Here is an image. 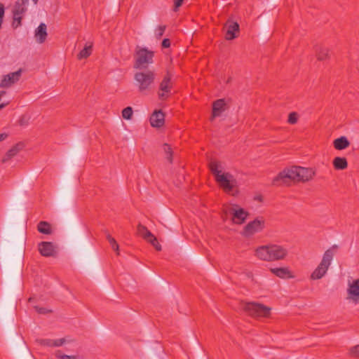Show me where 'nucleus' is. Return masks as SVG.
<instances>
[{
    "label": "nucleus",
    "instance_id": "f257e3e1",
    "mask_svg": "<svg viewBox=\"0 0 359 359\" xmlns=\"http://www.w3.org/2000/svg\"><path fill=\"white\" fill-rule=\"evenodd\" d=\"M316 172L312 168L292 166L284 169L273 180L274 185L286 184L289 182H304L311 180Z\"/></svg>",
    "mask_w": 359,
    "mask_h": 359
},
{
    "label": "nucleus",
    "instance_id": "f03ea898",
    "mask_svg": "<svg viewBox=\"0 0 359 359\" xmlns=\"http://www.w3.org/2000/svg\"><path fill=\"white\" fill-rule=\"evenodd\" d=\"M210 168L219 186L227 193L235 195L236 191L235 189L238 186V182L233 175L226 172L220 163L211 162L210 163Z\"/></svg>",
    "mask_w": 359,
    "mask_h": 359
},
{
    "label": "nucleus",
    "instance_id": "7ed1b4c3",
    "mask_svg": "<svg viewBox=\"0 0 359 359\" xmlns=\"http://www.w3.org/2000/svg\"><path fill=\"white\" fill-rule=\"evenodd\" d=\"M287 253L288 251L285 247L276 244L260 245L255 250V257L265 262L282 260Z\"/></svg>",
    "mask_w": 359,
    "mask_h": 359
},
{
    "label": "nucleus",
    "instance_id": "20e7f679",
    "mask_svg": "<svg viewBox=\"0 0 359 359\" xmlns=\"http://www.w3.org/2000/svg\"><path fill=\"white\" fill-rule=\"evenodd\" d=\"M156 74L153 70H143L137 72L134 74V83L138 92L142 94L149 93L155 82Z\"/></svg>",
    "mask_w": 359,
    "mask_h": 359
},
{
    "label": "nucleus",
    "instance_id": "39448f33",
    "mask_svg": "<svg viewBox=\"0 0 359 359\" xmlns=\"http://www.w3.org/2000/svg\"><path fill=\"white\" fill-rule=\"evenodd\" d=\"M337 248V245H333L325 252L321 262L311 275L312 280H319L326 274L334 257Z\"/></svg>",
    "mask_w": 359,
    "mask_h": 359
},
{
    "label": "nucleus",
    "instance_id": "423d86ee",
    "mask_svg": "<svg viewBox=\"0 0 359 359\" xmlns=\"http://www.w3.org/2000/svg\"><path fill=\"white\" fill-rule=\"evenodd\" d=\"M241 308L249 315L255 317H267L271 308L256 302H242Z\"/></svg>",
    "mask_w": 359,
    "mask_h": 359
},
{
    "label": "nucleus",
    "instance_id": "0eeeda50",
    "mask_svg": "<svg viewBox=\"0 0 359 359\" xmlns=\"http://www.w3.org/2000/svg\"><path fill=\"white\" fill-rule=\"evenodd\" d=\"M226 217H230L233 223L243 224L248 216V212L236 205H227L224 208Z\"/></svg>",
    "mask_w": 359,
    "mask_h": 359
},
{
    "label": "nucleus",
    "instance_id": "6e6552de",
    "mask_svg": "<svg viewBox=\"0 0 359 359\" xmlns=\"http://www.w3.org/2000/svg\"><path fill=\"white\" fill-rule=\"evenodd\" d=\"M154 52L146 48H137L136 60L134 68L142 69H145L150 64L153 63Z\"/></svg>",
    "mask_w": 359,
    "mask_h": 359
},
{
    "label": "nucleus",
    "instance_id": "1a4fd4ad",
    "mask_svg": "<svg viewBox=\"0 0 359 359\" xmlns=\"http://www.w3.org/2000/svg\"><path fill=\"white\" fill-rule=\"evenodd\" d=\"M265 219L262 217H257L249 222L243 229L242 235L246 238L251 237L256 233L262 232L265 228Z\"/></svg>",
    "mask_w": 359,
    "mask_h": 359
},
{
    "label": "nucleus",
    "instance_id": "9d476101",
    "mask_svg": "<svg viewBox=\"0 0 359 359\" xmlns=\"http://www.w3.org/2000/svg\"><path fill=\"white\" fill-rule=\"evenodd\" d=\"M172 88V83L171 81V75L167 74L161 81L159 85L158 97L161 100L167 99Z\"/></svg>",
    "mask_w": 359,
    "mask_h": 359
},
{
    "label": "nucleus",
    "instance_id": "9b49d317",
    "mask_svg": "<svg viewBox=\"0 0 359 359\" xmlns=\"http://www.w3.org/2000/svg\"><path fill=\"white\" fill-rule=\"evenodd\" d=\"M346 291L347 299L355 304H359V278L349 282Z\"/></svg>",
    "mask_w": 359,
    "mask_h": 359
},
{
    "label": "nucleus",
    "instance_id": "f8f14e48",
    "mask_svg": "<svg viewBox=\"0 0 359 359\" xmlns=\"http://www.w3.org/2000/svg\"><path fill=\"white\" fill-rule=\"evenodd\" d=\"M22 71L21 69H19L16 72L10 73L7 75H5L1 80V82L0 83V87L1 88H8L11 87L13 84H14L15 82L19 81L20 76H21Z\"/></svg>",
    "mask_w": 359,
    "mask_h": 359
},
{
    "label": "nucleus",
    "instance_id": "ddd939ff",
    "mask_svg": "<svg viewBox=\"0 0 359 359\" xmlns=\"http://www.w3.org/2000/svg\"><path fill=\"white\" fill-rule=\"evenodd\" d=\"M226 39L232 40L236 37V33L239 31V25L236 22L228 20L225 25Z\"/></svg>",
    "mask_w": 359,
    "mask_h": 359
},
{
    "label": "nucleus",
    "instance_id": "4468645a",
    "mask_svg": "<svg viewBox=\"0 0 359 359\" xmlns=\"http://www.w3.org/2000/svg\"><path fill=\"white\" fill-rule=\"evenodd\" d=\"M39 251L42 256L51 257L55 253V248L51 242H41L39 244Z\"/></svg>",
    "mask_w": 359,
    "mask_h": 359
},
{
    "label": "nucleus",
    "instance_id": "2eb2a0df",
    "mask_svg": "<svg viewBox=\"0 0 359 359\" xmlns=\"http://www.w3.org/2000/svg\"><path fill=\"white\" fill-rule=\"evenodd\" d=\"M165 122V115L161 110H156L150 117V123L152 127L160 128Z\"/></svg>",
    "mask_w": 359,
    "mask_h": 359
},
{
    "label": "nucleus",
    "instance_id": "dca6fc26",
    "mask_svg": "<svg viewBox=\"0 0 359 359\" xmlns=\"http://www.w3.org/2000/svg\"><path fill=\"white\" fill-rule=\"evenodd\" d=\"M47 27L45 23H41L34 32V37L39 43H43L47 37Z\"/></svg>",
    "mask_w": 359,
    "mask_h": 359
},
{
    "label": "nucleus",
    "instance_id": "f3484780",
    "mask_svg": "<svg viewBox=\"0 0 359 359\" xmlns=\"http://www.w3.org/2000/svg\"><path fill=\"white\" fill-rule=\"evenodd\" d=\"M226 109V102L224 99L216 100L212 106V117L219 116Z\"/></svg>",
    "mask_w": 359,
    "mask_h": 359
},
{
    "label": "nucleus",
    "instance_id": "a211bd4d",
    "mask_svg": "<svg viewBox=\"0 0 359 359\" xmlns=\"http://www.w3.org/2000/svg\"><path fill=\"white\" fill-rule=\"evenodd\" d=\"M28 0H18L13 8V15L23 16L27 11Z\"/></svg>",
    "mask_w": 359,
    "mask_h": 359
},
{
    "label": "nucleus",
    "instance_id": "6ab92c4d",
    "mask_svg": "<svg viewBox=\"0 0 359 359\" xmlns=\"http://www.w3.org/2000/svg\"><path fill=\"white\" fill-rule=\"evenodd\" d=\"M271 271L272 273L280 278H293L291 271L287 267L271 268Z\"/></svg>",
    "mask_w": 359,
    "mask_h": 359
},
{
    "label": "nucleus",
    "instance_id": "aec40b11",
    "mask_svg": "<svg viewBox=\"0 0 359 359\" xmlns=\"http://www.w3.org/2000/svg\"><path fill=\"white\" fill-rule=\"evenodd\" d=\"M333 144L336 149L343 150L347 148L349 146L350 143L346 137L342 136L340 137L339 138L334 140Z\"/></svg>",
    "mask_w": 359,
    "mask_h": 359
},
{
    "label": "nucleus",
    "instance_id": "412c9836",
    "mask_svg": "<svg viewBox=\"0 0 359 359\" xmlns=\"http://www.w3.org/2000/svg\"><path fill=\"white\" fill-rule=\"evenodd\" d=\"M333 165L336 170H344L347 168L348 163L344 157H336L333 160Z\"/></svg>",
    "mask_w": 359,
    "mask_h": 359
},
{
    "label": "nucleus",
    "instance_id": "4be33fe9",
    "mask_svg": "<svg viewBox=\"0 0 359 359\" xmlns=\"http://www.w3.org/2000/svg\"><path fill=\"white\" fill-rule=\"evenodd\" d=\"M38 231L43 234L50 235L52 233L50 224L47 222L41 221L38 224Z\"/></svg>",
    "mask_w": 359,
    "mask_h": 359
},
{
    "label": "nucleus",
    "instance_id": "5701e85b",
    "mask_svg": "<svg viewBox=\"0 0 359 359\" xmlns=\"http://www.w3.org/2000/svg\"><path fill=\"white\" fill-rule=\"evenodd\" d=\"M92 44L86 43L84 48L80 51L78 55L79 60L88 57L92 53Z\"/></svg>",
    "mask_w": 359,
    "mask_h": 359
},
{
    "label": "nucleus",
    "instance_id": "b1692460",
    "mask_svg": "<svg viewBox=\"0 0 359 359\" xmlns=\"http://www.w3.org/2000/svg\"><path fill=\"white\" fill-rule=\"evenodd\" d=\"M137 232L138 233L143 237L144 239L147 240L153 234L145 227L141 224H139L137 226Z\"/></svg>",
    "mask_w": 359,
    "mask_h": 359
},
{
    "label": "nucleus",
    "instance_id": "393cba45",
    "mask_svg": "<svg viewBox=\"0 0 359 359\" xmlns=\"http://www.w3.org/2000/svg\"><path fill=\"white\" fill-rule=\"evenodd\" d=\"M21 145L17 144L12 147L6 154V157L3 159V161H6L8 158L15 156L20 151Z\"/></svg>",
    "mask_w": 359,
    "mask_h": 359
},
{
    "label": "nucleus",
    "instance_id": "a878e982",
    "mask_svg": "<svg viewBox=\"0 0 359 359\" xmlns=\"http://www.w3.org/2000/svg\"><path fill=\"white\" fill-rule=\"evenodd\" d=\"M107 241H109L111 248L117 253L118 254V250H119V246L117 243V242L116 241V240L111 237L109 234H107Z\"/></svg>",
    "mask_w": 359,
    "mask_h": 359
},
{
    "label": "nucleus",
    "instance_id": "bb28decb",
    "mask_svg": "<svg viewBox=\"0 0 359 359\" xmlns=\"http://www.w3.org/2000/svg\"><path fill=\"white\" fill-rule=\"evenodd\" d=\"M329 51L325 48H320L318 52L317 57L319 60H324L328 57Z\"/></svg>",
    "mask_w": 359,
    "mask_h": 359
},
{
    "label": "nucleus",
    "instance_id": "cd10ccee",
    "mask_svg": "<svg viewBox=\"0 0 359 359\" xmlns=\"http://www.w3.org/2000/svg\"><path fill=\"white\" fill-rule=\"evenodd\" d=\"M133 111L131 107H127L122 111V116L126 120H130L133 116Z\"/></svg>",
    "mask_w": 359,
    "mask_h": 359
},
{
    "label": "nucleus",
    "instance_id": "c85d7f7f",
    "mask_svg": "<svg viewBox=\"0 0 359 359\" xmlns=\"http://www.w3.org/2000/svg\"><path fill=\"white\" fill-rule=\"evenodd\" d=\"M147 241L149 242L156 248V250L160 251L161 250V245L158 243L156 238L154 235H152Z\"/></svg>",
    "mask_w": 359,
    "mask_h": 359
},
{
    "label": "nucleus",
    "instance_id": "c756f323",
    "mask_svg": "<svg viewBox=\"0 0 359 359\" xmlns=\"http://www.w3.org/2000/svg\"><path fill=\"white\" fill-rule=\"evenodd\" d=\"M37 341L41 346L53 347V341L51 339H38Z\"/></svg>",
    "mask_w": 359,
    "mask_h": 359
},
{
    "label": "nucleus",
    "instance_id": "7c9ffc66",
    "mask_svg": "<svg viewBox=\"0 0 359 359\" xmlns=\"http://www.w3.org/2000/svg\"><path fill=\"white\" fill-rule=\"evenodd\" d=\"M299 116L296 112H291L288 116L287 122L290 124H295L298 121Z\"/></svg>",
    "mask_w": 359,
    "mask_h": 359
},
{
    "label": "nucleus",
    "instance_id": "2f4dec72",
    "mask_svg": "<svg viewBox=\"0 0 359 359\" xmlns=\"http://www.w3.org/2000/svg\"><path fill=\"white\" fill-rule=\"evenodd\" d=\"M22 16L13 15V21L12 25L14 28H17L21 25Z\"/></svg>",
    "mask_w": 359,
    "mask_h": 359
},
{
    "label": "nucleus",
    "instance_id": "473e14b6",
    "mask_svg": "<svg viewBox=\"0 0 359 359\" xmlns=\"http://www.w3.org/2000/svg\"><path fill=\"white\" fill-rule=\"evenodd\" d=\"M165 30V25L158 26L155 30V35L157 39H160L164 34Z\"/></svg>",
    "mask_w": 359,
    "mask_h": 359
},
{
    "label": "nucleus",
    "instance_id": "72a5a7b5",
    "mask_svg": "<svg viewBox=\"0 0 359 359\" xmlns=\"http://www.w3.org/2000/svg\"><path fill=\"white\" fill-rule=\"evenodd\" d=\"M55 356L60 359H76V356L62 354L60 351H56Z\"/></svg>",
    "mask_w": 359,
    "mask_h": 359
},
{
    "label": "nucleus",
    "instance_id": "f704fd0d",
    "mask_svg": "<svg viewBox=\"0 0 359 359\" xmlns=\"http://www.w3.org/2000/svg\"><path fill=\"white\" fill-rule=\"evenodd\" d=\"M163 149L165 151V153H166L168 155L167 158L171 162L172 158H171V147H170V146L168 144H164L163 146Z\"/></svg>",
    "mask_w": 359,
    "mask_h": 359
},
{
    "label": "nucleus",
    "instance_id": "c9c22d12",
    "mask_svg": "<svg viewBox=\"0 0 359 359\" xmlns=\"http://www.w3.org/2000/svg\"><path fill=\"white\" fill-rule=\"evenodd\" d=\"M53 347L61 346L67 342V340L65 338L53 339Z\"/></svg>",
    "mask_w": 359,
    "mask_h": 359
},
{
    "label": "nucleus",
    "instance_id": "e433bc0d",
    "mask_svg": "<svg viewBox=\"0 0 359 359\" xmlns=\"http://www.w3.org/2000/svg\"><path fill=\"white\" fill-rule=\"evenodd\" d=\"M350 353L352 356L359 358V345L351 348Z\"/></svg>",
    "mask_w": 359,
    "mask_h": 359
},
{
    "label": "nucleus",
    "instance_id": "4c0bfd02",
    "mask_svg": "<svg viewBox=\"0 0 359 359\" xmlns=\"http://www.w3.org/2000/svg\"><path fill=\"white\" fill-rule=\"evenodd\" d=\"M174 1V11H177L182 6L184 0H173Z\"/></svg>",
    "mask_w": 359,
    "mask_h": 359
},
{
    "label": "nucleus",
    "instance_id": "58836bf2",
    "mask_svg": "<svg viewBox=\"0 0 359 359\" xmlns=\"http://www.w3.org/2000/svg\"><path fill=\"white\" fill-rule=\"evenodd\" d=\"M34 309L37 313H41V314H45V313L49 312V310H48L46 308H43V307L34 306Z\"/></svg>",
    "mask_w": 359,
    "mask_h": 359
},
{
    "label": "nucleus",
    "instance_id": "ea45409f",
    "mask_svg": "<svg viewBox=\"0 0 359 359\" xmlns=\"http://www.w3.org/2000/svg\"><path fill=\"white\" fill-rule=\"evenodd\" d=\"M162 46L163 48H169L170 46V41L168 39H164L162 41Z\"/></svg>",
    "mask_w": 359,
    "mask_h": 359
},
{
    "label": "nucleus",
    "instance_id": "a19ab883",
    "mask_svg": "<svg viewBox=\"0 0 359 359\" xmlns=\"http://www.w3.org/2000/svg\"><path fill=\"white\" fill-rule=\"evenodd\" d=\"M8 137V135L6 133H3L0 134V142L4 140Z\"/></svg>",
    "mask_w": 359,
    "mask_h": 359
},
{
    "label": "nucleus",
    "instance_id": "79ce46f5",
    "mask_svg": "<svg viewBox=\"0 0 359 359\" xmlns=\"http://www.w3.org/2000/svg\"><path fill=\"white\" fill-rule=\"evenodd\" d=\"M6 104H0V110H1V109H3L4 107H5Z\"/></svg>",
    "mask_w": 359,
    "mask_h": 359
},
{
    "label": "nucleus",
    "instance_id": "37998d69",
    "mask_svg": "<svg viewBox=\"0 0 359 359\" xmlns=\"http://www.w3.org/2000/svg\"><path fill=\"white\" fill-rule=\"evenodd\" d=\"M32 1H34V4H36L38 2V0H32Z\"/></svg>",
    "mask_w": 359,
    "mask_h": 359
}]
</instances>
